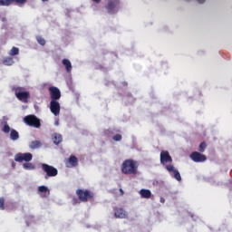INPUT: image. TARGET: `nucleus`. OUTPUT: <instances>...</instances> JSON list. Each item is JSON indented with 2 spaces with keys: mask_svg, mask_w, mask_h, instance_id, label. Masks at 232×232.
<instances>
[{
  "mask_svg": "<svg viewBox=\"0 0 232 232\" xmlns=\"http://www.w3.org/2000/svg\"><path fill=\"white\" fill-rule=\"evenodd\" d=\"M139 162L134 160H125L121 167V170L123 174L136 175L138 173Z\"/></svg>",
  "mask_w": 232,
  "mask_h": 232,
  "instance_id": "obj_1",
  "label": "nucleus"
},
{
  "mask_svg": "<svg viewBox=\"0 0 232 232\" xmlns=\"http://www.w3.org/2000/svg\"><path fill=\"white\" fill-rule=\"evenodd\" d=\"M76 195L79 200L82 202H88L89 200H92L95 196L92 191L85 188H78L76 190Z\"/></svg>",
  "mask_w": 232,
  "mask_h": 232,
  "instance_id": "obj_2",
  "label": "nucleus"
},
{
  "mask_svg": "<svg viewBox=\"0 0 232 232\" xmlns=\"http://www.w3.org/2000/svg\"><path fill=\"white\" fill-rule=\"evenodd\" d=\"M120 8H121V0H108L105 5V10L111 15H114L115 14H118Z\"/></svg>",
  "mask_w": 232,
  "mask_h": 232,
  "instance_id": "obj_3",
  "label": "nucleus"
},
{
  "mask_svg": "<svg viewBox=\"0 0 232 232\" xmlns=\"http://www.w3.org/2000/svg\"><path fill=\"white\" fill-rule=\"evenodd\" d=\"M14 91L15 97L19 101H21L24 103H27L29 102L30 92L25 91V89L24 87H14Z\"/></svg>",
  "mask_w": 232,
  "mask_h": 232,
  "instance_id": "obj_4",
  "label": "nucleus"
},
{
  "mask_svg": "<svg viewBox=\"0 0 232 232\" xmlns=\"http://www.w3.org/2000/svg\"><path fill=\"white\" fill-rule=\"evenodd\" d=\"M41 168H42V170L45 173V176H44L45 179L55 177L59 173L58 169L55 167L46 163H42Z\"/></svg>",
  "mask_w": 232,
  "mask_h": 232,
  "instance_id": "obj_5",
  "label": "nucleus"
},
{
  "mask_svg": "<svg viewBox=\"0 0 232 232\" xmlns=\"http://www.w3.org/2000/svg\"><path fill=\"white\" fill-rule=\"evenodd\" d=\"M24 122L31 127L40 128L41 127V120L37 118L35 115H27L24 118Z\"/></svg>",
  "mask_w": 232,
  "mask_h": 232,
  "instance_id": "obj_6",
  "label": "nucleus"
},
{
  "mask_svg": "<svg viewBox=\"0 0 232 232\" xmlns=\"http://www.w3.org/2000/svg\"><path fill=\"white\" fill-rule=\"evenodd\" d=\"M28 0H0V6H10L11 5H17L18 6H24Z\"/></svg>",
  "mask_w": 232,
  "mask_h": 232,
  "instance_id": "obj_7",
  "label": "nucleus"
},
{
  "mask_svg": "<svg viewBox=\"0 0 232 232\" xmlns=\"http://www.w3.org/2000/svg\"><path fill=\"white\" fill-rule=\"evenodd\" d=\"M32 160H33V154L30 153V152H27V153H17L14 156V160L16 162H23V161L29 162Z\"/></svg>",
  "mask_w": 232,
  "mask_h": 232,
  "instance_id": "obj_8",
  "label": "nucleus"
},
{
  "mask_svg": "<svg viewBox=\"0 0 232 232\" xmlns=\"http://www.w3.org/2000/svg\"><path fill=\"white\" fill-rule=\"evenodd\" d=\"M48 91H49L52 101H57L61 99L62 92L59 88L55 86H52V87H49Z\"/></svg>",
  "mask_w": 232,
  "mask_h": 232,
  "instance_id": "obj_9",
  "label": "nucleus"
},
{
  "mask_svg": "<svg viewBox=\"0 0 232 232\" xmlns=\"http://www.w3.org/2000/svg\"><path fill=\"white\" fill-rule=\"evenodd\" d=\"M50 111L54 116H58L61 113V104L57 101L50 102Z\"/></svg>",
  "mask_w": 232,
  "mask_h": 232,
  "instance_id": "obj_10",
  "label": "nucleus"
},
{
  "mask_svg": "<svg viewBox=\"0 0 232 232\" xmlns=\"http://www.w3.org/2000/svg\"><path fill=\"white\" fill-rule=\"evenodd\" d=\"M160 163L165 165L166 163H172L173 159L170 156L169 152L167 150H162L160 155Z\"/></svg>",
  "mask_w": 232,
  "mask_h": 232,
  "instance_id": "obj_11",
  "label": "nucleus"
},
{
  "mask_svg": "<svg viewBox=\"0 0 232 232\" xmlns=\"http://www.w3.org/2000/svg\"><path fill=\"white\" fill-rule=\"evenodd\" d=\"M189 158L195 162H205L207 160V156L198 151L192 152Z\"/></svg>",
  "mask_w": 232,
  "mask_h": 232,
  "instance_id": "obj_12",
  "label": "nucleus"
},
{
  "mask_svg": "<svg viewBox=\"0 0 232 232\" xmlns=\"http://www.w3.org/2000/svg\"><path fill=\"white\" fill-rule=\"evenodd\" d=\"M165 169H166L169 172H172V173H173V178H174L175 179H177L178 181H181V180H182V178H181V175H180L179 171L177 170V169H175L174 165H172V164L166 165V166H165Z\"/></svg>",
  "mask_w": 232,
  "mask_h": 232,
  "instance_id": "obj_13",
  "label": "nucleus"
},
{
  "mask_svg": "<svg viewBox=\"0 0 232 232\" xmlns=\"http://www.w3.org/2000/svg\"><path fill=\"white\" fill-rule=\"evenodd\" d=\"M114 217L117 218H127L128 214L125 209L121 208H115L114 209Z\"/></svg>",
  "mask_w": 232,
  "mask_h": 232,
  "instance_id": "obj_14",
  "label": "nucleus"
},
{
  "mask_svg": "<svg viewBox=\"0 0 232 232\" xmlns=\"http://www.w3.org/2000/svg\"><path fill=\"white\" fill-rule=\"evenodd\" d=\"M65 165L67 168L77 167L79 165V160L76 156H70L66 160Z\"/></svg>",
  "mask_w": 232,
  "mask_h": 232,
  "instance_id": "obj_15",
  "label": "nucleus"
},
{
  "mask_svg": "<svg viewBox=\"0 0 232 232\" xmlns=\"http://www.w3.org/2000/svg\"><path fill=\"white\" fill-rule=\"evenodd\" d=\"M37 190L42 198H47L48 196H50V189L45 186L38 187Z\"/></svg>",
  "mask_w": 232,
  "mask_h": 232,
  "instance_id": "obj_16",
  "label": "nucleus"
},
{
  "mask_svg": "<svg viewBox=\"0 0 232 232\" xmlns=\"http://www.w3.org/2000/svg\"><path fill=\"white\" fill-rule=\"evenodd\" d=\"M140 195L143 198H150L151 197V191L150 189L142 188L140 190Z\"/></svg>",
  "mask_w": 232,
  "mask_h": 232,
  "instance_id": "obj_17",
  "label": "nucleus"
},
{
  "mask_svg": "<svg viewBox=\"0 0 232 232\" xmlns=\"http://www.w3.org/2000/svg\"><path fill=\"white\" fill-rule=\"evenodd\" d=\"M62 63L64 65L66 72H71L72 69V65L70 60L68 59H63L62 61Z\"/></svg>",
  "mask_w": 232,
  "mask_h": 232,
  "instance_id": "obj_18",
  "label": "nucleus"
},
{
  "mask_svg": "<svg viewBox=\"0 0 232 232\" xmlns=\"http://www.w3.org/2000/svg\"><path fill=\"white\" fill-rule=\"evenodd\" d=\"M53 141L54 144L59 145L63 141V136L59 133H53Z\"/></svg>",
  "mask_w": 232,
  "mask_h": 232,
  "instance_id": "obj_19",
  "label": "nucleus"
},
{
  "mask_svg": "<svg viewBox=\"0 0 232 232\" xmlns=\"http://www.w3.org/2000/svg\"><path fill=\"white\" fill-rule=\"evenodd\" d=\"M20 138L19 132L16 130H11L10 131V139L13 140H16Z\"/></svg>",
  "mask_w": 232,
  "mask_h": 232,
  "instance_id": "obj_20",
  "label": "nucleus"
},
{
  "mask_svg": "<svg viewBox=\"0 0 232 232\" xmlns=\"http://www.w3.org/2000/svg\"><path fill=\"white\" fill-rule=\"evenodd\" d=\"M14 63V61L12 57H6L3 60V64L11 66Z\"/></svg>",
  "mask_w": 232,
  "mask_h": 232,
  "instance_id": "obj_21",
  "label": "nucleus"
},
{
  "mask_svg": "<svg viewBox=\"0 0 232 232\" xmlns=\"http://www.w3.org/2000/svg\"><path fill=\"white\" fill-rule=\"evenodd\" d=\"M23 168L24 169H28V170L35 169V166L33 163H30V162L24 163Z\"/></svg>",
  "mask_w": 232,
  "mask_h": 232,
  "instance_id": "obj_22",
  "label": "nucleus"
},
{
  "mask_svg": "<svg viewBox=\"0 0 232 232\" xmlns=\"http://www.w3.org/2000/svg\"><path fill=\"white\" fill-rule=\"evenodd\" d=\"M36 41L40 46H45L46 44V40L43 36H36Z\"/></svg>",
  "mask_w": 232,
  "mask_h": 232,
  "instance_id": "obj_23",
  "label": "nucleus"
},
{
  "mask_svg": "<svg viewBox=\"0 0 232 232\" xmlns=\"http://www.w3.org/2000/svg\"><path fill=\"white\" fill-rule=\"evenodd\" d=\"M42 146V143L41 141H38V140H34V141H31L30 143V148L31 149H36V148H39Z\"/></svg>",
  "mask_w": 232,
  "mask_h": 232,
  "instance_id": "obj_24",
  "label": "nucleus"
},
{
  "mask_svg": "<svg viewBox=\"0 0 232 232\" xmlns=\"http://www.w3.org/2000/svg\"><path fill=\"white\" fill-rule=\"evenodd\" d=\"M9 55H19V48L17 47H12V49L10 50Z\"/></svg>",
  "mask_w": 232,
  "mask_h": 232,
  "instance_id": "obj_25",
  "label": "nucleus"
},
{
  "mask_svg": "<svg viewBox=\"0 0 232 232\" xmlns=\"http://www.w3.org/2000/svg\"><path fill=\"white\" fill-rule=\"evenodd\" d=\"M206 149H207V143L205 141L201 142L198 146V151L204 152Z\"/></svg>",
  "mask_w": 232,
  "mask_h": 232,
  "instance_id": "obj_26",
  "label": "nucleus"
},
{
  "mask_svg": "<svg viewBox=\"0 0 232 232\" xmlns=\"http://www.w3.org/2000/svg\"><path fill=\"white\" fill-rule=\"evenodd\" d=\"M2 130L5 132V133H9L11 131V127L5 123L2 129Z\"/></svg>",
  "mask_w": 232,
  "mask_h": 232,
  "instance_id": "obj_27",
  "label": "nucleus"
},
{
  "mask_svg": "<svg viewBox=\"0 0 232 232\" xmlns=\"http://www.w3.org/2000/svg\"><path fill=\"white\" fill-rule=\"evenodd\" d=\"M5 198H0V210L5 209Z\"/></svg>",
  "mask_w": 232,
  "mask_h": 232,
  "instance_id": "obj_28",
  "label": "nucleus"
},
{
  "mask_svg": "<svg viewBox=\"0 0 232 232\" xmlns=\"http://www.w3.org/2000/svg\"><path fill=\"white\" fill-rule=\"evenodd\" d=\"M112 140H113L114 141H120V140H122V136H121V134H116V135H114V136L112 137Z\"/></svg>",
  "mask_w": 232,
  "mask_h": 232,
  "instance_id": "obj_29",
  "label": "nucleus"
},
{
  "mask_svg": "<svg viewBox=\"0 0 232 232\" xmlns=\"http://www.w3.org/2000/svg\"><path fill=\"white\" fill-rule=\"evenodd\" d=\"M92 3H95L96 5H99L100 3H102V0H92Z\"/></svg>",
  "mask_w": 232,
  "mask_h": 232,
  "instance_id": "obj_30",
  "label": "nucleus"
},
{
  "mask_svg": "<svg viewBox=\"0 0 232 232\" xmlns=\"http://www.w3.org/2000/svg\"><path fill=\"white\" fill-rule=\"evenodd\" d=\"M197 2H198L199 5H203V4L206 2V0H197Z\"/></svg>",
  "mask_w": 232,
  "mask_h": 232,
  "instance_id": "obj_31",
  "label": "nucleus"
},
{
  "mask_svg": "<svg viewBox=\"0 0 232 232\" xmlns=\"http://www.w3.org/2000/svg\"><path fill=\"white\" fill-rule=\"evenodd\" d=\"M160 201L161 203H165L166 199H165L164 198H160Z\"/></svg>",
  "mask_w": 232,
  "mask_h": 232,
  "instance_id": "obj_32",
  "label": "nucleus"
},
{
  "mask_svg": "<svg viewBox=\"0 0 232 232\" xmlns=\"http://www.w3.org/2000/svg\"><path fill=\"white\" fill-rule=\"evenodd\" d=\"M120 192H121V196L124 195V191H123L122 188H120Z\"/></svg>",
  "mask_w": 232,
  "mask_h": 232,
  "instance_id": "obj_33",
  "label": "nucleus"
},
{
  "mask_svg": "<svg viewBox=\"0 0 232 232\" xmlns=\"http://www.w3.org/2000/svg\"><path fill=\"white\" fill-rule=\"evenodd\" d=\"M54 124H55L56 126H59V124H60L59 121H56L54 122Z\"/></svg>",
  "mask_w": 232,
  "mask_h": 232,
  "instance_id": "obj_34",
  "label": "nucleus"
},
{
  "mask_svg": "<svg viewBox=\"0 0 232 232\" xmlns=\"http://www.w3.org/2000/svg\"><path fill=\"white\" fill-rule=\"evenodd\" d=\"M77 201H78V199H77V198H73V203H74V204H76V203H77Z\"/></svg>",
  "mask_w": 232,
  "mask_h": 232,
  "instance_id": "obj_35",
  "label": "nucleus"
},
{
  "mask_svg": "<svg viewBox=\"0 0 232 232\" xmlns=\"http://www.w3.org/2000/svg\"><path fill=\"white\" fill-rule=\"evenodd\" d=\"M44 3H46L47 1H49V0H42Z\"/></svg>",
  "mask_w": 232,
  "mask_h": 232,
  "instance_id": "obj_36",
  "label": "nucleus"
}]
</instances>
